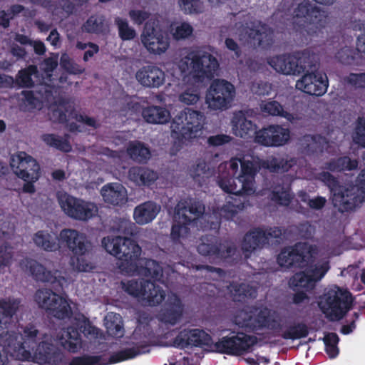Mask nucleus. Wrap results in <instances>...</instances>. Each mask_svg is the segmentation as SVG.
<instances>
[{
	"label": "nucleus",
	"instance_id": "obj_1",
	"mask_svg": "<svg viewBox=\"0 0 365 365\" xmlns=\"http://www.w3.org/2000/svg\"><path fill=\"white\" fill-rule=\"evenodd\" d=\"M136 226L134 223L122 220L118 225L121 236H108L102 240V245L111 255L120 261L119 268L127 274L138 273L153 279L158 280L163 276V269L160 264L152 259H145V265L139 267L138 262L141 255V247L138 242L129 237L135 235Z\"/></svg>",
	"mask_w": 365,
	"mask_h": 365
},
{
	"label": "nucleus",
	"instance_id": "obj_2",
	"mask_svg": "<svg viewBox=\"0 0 365 365\" xmlns=\"http://www.w3.org/2000/svg\"><path fill=\"white\" fill-rule=\"evenodd\" d=\"M65 243L73 253L71 264L78 272H91L95 266L88 259L89 242L85 235L76 230L64 229L61 231L59 237L56 232L48 230H39L33 237L36 247L46 251L55 252L60 247L59 240Z\"/></svg>",
	"mask_w": 365,
	"mask_h": 365
},
{
	"label": "nucleus",
	"instance_id": "obj_3",
	"mask_svg": "<svg viewBox=\"0 0 365 365\" xmlns=\"http://www.w3.org/2000/svg\"><path fill=\"white\" fill-rule=\"evenodd\" d=\"M240 164V173L236 178L225 176L218 181L220 187L225 192L236 196L251 195L255 192V176L259 170V165L245 158L234 160L230 163V168L234 174L238 170V163Z\"/></svg>",
	"mask_w": 365,
	"mask_h": 365
},
{
	"label": "nucleus",
	"instance_id": "obj_4",
	"mask_svg": "<svg viewBox=\"0 0 365 365\" xmlns=\"http://www.w3.org/2000/svg\"><path fill=\"white\" fill-rule=\"evenodd\" d=\"M205 116L202 113L192 109L181 111L171 122V137L173 145L172 154H176L187 142H191L200 135Z\"/></svg>",
	"mask_w": 365,
	"mask_h": 365
},
{
	"label": "nucleus",
	"instance_id": "obj_5",
	"mask_svg": "<svg viewBox=\"0 0 365 365\" xmlns=\"http://www.w3.org/2000/svg\"><path fill=\"white\" fill-rule=\"evenodd\" d=\"M308 47L294 54L278 55L268 58L267 63L277 73L299 76L305 71H312L319 61V56Z\"/></svg>",
	"mask_w": 365,
	"mask_h": 365
},
{
	"label": "nucleus",
	"instance_id": "obj_6",
	"mask_svg": "<svg viewBox=\"0 0 365 365\" xmlns=\"http://www.w3.org/2000/svg\"><path fill=\"white\" fill-rule=\"evenodd\" d=\"M327 15L309 0H304L294 8L292 18V29L309 36L316 34L327 24Z\"/></svg>",
	"mask_w": 365,
	"mask_h": 365
},
{
	"label": "nucleus",
	"instance_id": "obj_7",
	"mask_svg": "<svg viewBox=\"0 0 365 365\" xmlns=\"http://www.w3.org/2000/svg\"><path fill=\"white\" fill-rule=\"evenodd\" d=\"M218 61L212 54L199 56L195 52L189 53L178 63L182 73L191 76L197 82L202 83L205 79H212L219 69Z\"/></svg>",
	"mask_w": 365,
	"mask_h": 365
},
{
	"label": "nucleus",
	"instance_id": "obj_8",
	"mask_svg": "<svg viewBox=\"0 0 365 365\" xmlns=\"http://www.w3.org/2000/svg\"><path fill=\"white\" fill-rule=\"evenodd\" d=\"M320 179L329 187L332 204L339 212L344 213L353 210L361 202L354 186L346 187L341 185L330 173L322 172L320 174Z\"/></svg>",
	"mask_w": 365,
	"mask_h": 365
},
{
	"label": "nucleus",
	"instance_id": "obj_9",
	"mask_svg": "<svg viewBox=\"0 0 365 365\" xmlns=\"http://www.w3.org/2000/svg\"><path fill=\"white\" fill-rule=\"evenodd\" d=\"M354 298L351 292L335 286L324 295L320 308L331 322L339 321L351 309Z\"/></svg>",
	"mask_w": 365,
	"mask_h": 365
},
{
	"label": "nucleus",
	"instance_id": "obj_10",
	"mask_svg": "<svg viewBox=\"0 0 365 365\" xmlns=\"http://www.w3.org/2000/svg\"><path fill=\"white\" fill-rule=\"evenodd\" d=\"M317 247L307 242H298L282 249L277 256V263L286 268H304L314 262Z\"/></svg>",
	"mask_w": 365,
	"mask_h": 365
},
{
	"label": "nucleus",
	"instance_id": "obj_11",
	"mask_svg": "<svg viewBox=\"0 0 365 365\" xmlns=\"http://www.w3.org/2000/svg\"><path fill=\"white\" fill-rule=\"evenodd\" d=\"M123 287L126 293L138 298L147 306H158L165 298V292L163 288L149 279H131L123 283Z\"/></svg>",
	"mask_w": 365,
	"mask_h": 365
},
{
	"label": "nucleus",
	"instance_id": "obj_12",
	"mask_svg": "<svg viewBox=\"0 0 365 365\" xmlns=\"http://www.w3.org/2000/svg\"><path fill=\"white\" fill-rule=\"evenodd\" d=\"M283 230L280 227H254L250 230L244 236L241 248L245 257H249L252 252L270 245V241L276 242L282 240Z\"/></svg>",
	"mask_w": 365,
	"mask_h": 365
},
{
	"label": "nucleus",
	"instance_id": "obj_13",
	"mask_svg": "<svg viewBox=\"0 0 365 365\" xmlns=\"http://www.w3.org/2000/svg\"><path fill=\"white\" fill-rule=\"evenodd\" d=\"M35 301L48 316L57 319H70L73 316L68 301L50 289H38L35 293Z\"/></svg>",
	"mask_w": 365,
	"mask_h": 365
},
{
	"label": "nucleus",
	"instance_id": "obj_14",
	"mask_svg": "<svg viewBox=\"0 0 365 365\" xmlns=\"http://www.w3.org/2000/svg\"><path fill=\"white\" fill-rule=\"evenodd\" d=\"M235 96V88L225 79H215L206 93L205 101L212 110H224L229 108Z\"/></svg>",
	"mask_w": 365,
	"mask_h": 365
},
{
	"label": "nucleus",
	"instance_id": "obj_15",
	"mask_svg": "<svg viewBox=\"0 0 365 365\" xmlns=\"http://www.w3.org/2000/svg\"><path fill=\"white\" fill-rule=\"evenodd\" d=\"M59 204L66 215L79 221H88L94 217L98 212V208L94 202L68 194L59 198Z\"/></svg>",
	"mask_w": 365,
	"mask_h": 365
},
{
	"label": "nucleus",
	"instance_id": "obj_16",
	"mask_svg": "<svg viewBox=\"0 0 365 365\" xmlns=\"http://www.w3.org/2000/svg\"><path fill=\"white\" fill-rule=\"evenodd\" d=\"M140 354L138 347L125 348L113 352L108 359L105 355H89L73 356L68 365H110L132 359Z\"/></svg>",
	"mask_w": 365,
	"mask_h": 365
},
{
	"label": "nucleus",
	"instance_id": "obj_17",
	"mask_svg": "<svg viewBox=\"0 0 365 365\" xmlns=\"http://www.w3.org/2000/svg\"><path fill=\"white\" fill-rule=\"evenodd\" d=\"M95 327L91 325L89 320L84 317L83 319H78L72 325L67 327L65 336H62L60 343L62 347L70 353H77L81 348V334L85 336L93 335Z\"/></svg>",
	"mask_w": 365,
	"mask_h": 365
},
{
	"label": "nucleus",
	"instance_id": "obj_18",
	"mask_svg": "<svg viewBox=\"0 0 365 365\" xmlns=\"http://www.w3.org/2000/svg\"><path fill=\"white\" fill-rule=\"evenodd\" d=\"M255 343V336L238 333L222 337L215 344V348L220 354L240 356L247 351Z\"/></svg>",
	"mask_w": 365,
	"mask_h": 365
},
{
	"label": "nucleus",
	"instance_id": "obj_19",
	"mask_svg": "<svg viewBox=\"0 0 365 365\" xmlns=\"http://www.w3.org/2000/svg\"><path fill=\"white\" fill-rule=\"evenodd\" d=\"M319 63V61L318 62ZM317 64L312 71H305L302 78L297 81L296 87L310 96H322L329 86L326 73L317 71Z\"/></svg>",
	"mask_w": 365,
	"mask_h": 365
},
{
	"label": "nucleus",
	"instance_id": "obj_20",
	"mask_svg": "<svg viewBox=\"0 0 365 365\" xmlns=\"http://www.w3.org/2000/svg\"><path fill=\"white\" fill-rule=\"evenodd\" d=\"M10 165L16 176L23 180L37 181L40 177L38 162L25 152H19L11 158Z\"/></svg>",
	"mask_w": 365,
	"mask_h": 365
},
{
	"label": "nucleus",
	"instance_id": "obj_21",
	"mask_svg": "<svg viewBox=\"0 0 365 365\" xmlns=\"http://www.w3.org/2000/svg\"><path fill=\"white\" fill-rule=\"evenodd\" d=\"M289 139L288 128L279 125H269L257 131L254 142L265 147H279L285 145Z\"/></svg>",
	"mask_w": 365,
	"mask_h": 365
},
{
	"label": "nucleus",
	"instance_id": "obj_22",
	"mask_svg": "<svg viewBox=\"0 0 365 365\" xmlns=\"http://www.w3.org/2000/svg\"><path fill=\"white\" fill-rule=\"evenodd\" d=\"M197 247L198 253L214 260H221L229 257L233 252L232 246L222 243L221 240L212 235H205L200 238Z\"/></svg>",
	"mask_w": 365,
	"mask_h": 365
},
{
	"label": "nucleus",
	"instance_id": "obj_23",
	"mask_svg": "<svg viewBox=\"0 0 365 365\" xmlns=\"http://www.w3.org/2000/svg\"><path fill=\"white\" fill-rule=\"evenodd\" d=\"M141 41L143 46H153L155 43L170 46V32L168 26H163L155 20L145 22Z\"/></svg>",
	"mask_w": 365,
	"mask_h": 365
},
{
	"label": "nucleus",
	"instance_id": "obj_24",
	"mask_svg": "<svg viewBox=\"0 0 365 365\" xmlns=\"http://www.w3.org/2000/svg\"><path fill=\"white\" fill-rule=\"evenodd\" d=\"M210 340V336L202 329H185L173 339V345L178 349H185L189 346L200 347L207 345Z\"/></svg>",
	"mask_w": 365,
	"mask_h": 365
},
{
	"label": "nucleus",
	"instance_id": "obj_25",
	"mask_svg": "<svg viewBox=\"0 0 365 365\" xmlns=\"http://www.w3.org/2000/svg\"><path fill=\"white\" fill-rule=\"evenodd\" d=\"M184 306L180 298L176 295L169 297L162 309L159 319L165 324L175 325L181 319Z\"/></svg>",
	"mask_w": 365,
	"mask_h": 365
},
{
	"label": "nucleus",
	"instance_id": "obj_26",
	"mask_svg": "<svg viewBox=\"0 0 365 365\" xmlns=\"http://www.w3.org/2000/svg\"><path fill=\"white\" fill-rule=\"evenodd\" d=\"M135 77L141 85L149 88H159L165 79L164 71L154 65L143 66L137 71Z\"/></svg>",
	"mask_w": 365,
	"mask_h": 365
},
{
	"label": "nucleus",
	"instance_id": "obj_27",
	"mask_svg": "<svg viewBox=\"0 0 365 365\" xmlns=\"http://www.w3.org/2000/svg\"><path fill=\"white\" fill-rule=\"evenodd\" d=\"M36 357L44 364L57 365L63 362L64 354L61 350L51 342L43 341L37 346Z\"/></svg>",
	"mask_w": 365,
	"mask_h": 365
},
{
	"label": "nucleus",
	"instance_id": "obj_28",
	"mask_svg": "<svg viewBox=\"0 0 365 365\" xmlns=\"http://www.w3.org/2000/svg\"><path fill=\"white\" fill-rule=\"evenodd\" d=\"M105 202L114 206H121L127 202V190L120 183H108L101 190Z\"/></svg>",
	"mask_w": 365,
	"mask_h": 365
},
{
	"label": "nucleus",
	"instance_id": "obj_29",
	"mask_svg": "<svg viewBox=\"0 0 365 365\" xmlns=\"http://www.w3.org/2000/svg\"><path fill=\"white\" fill-rule=\"evenodd\" d=\"M160 207L153 201H146L137 205L133 212V218L137 224L143 225L152 222L160 212Z\"/></svg>",
	"mask_w": 365,
	"mask_h": 365
},
{
	"label": "nucleus",
	"instance_id": "obj_30",
	"mask_svg": "<svg viewBox=\"0 0 365 365\" xmlns=\"http://www.w3.org/2000/svg\"><path fill=\"white\" fill-rule=\"evenodd\" d=\"M232 130L235 135L245 139L255 137L257 125L252 120H248L244 115L240 114L234 116L232 120Z\"/></svg>",
	"mask_w": 365,
	"mask_h": 365
},
{
	"label": "nucleus",
	"instance_id": "obj_31",
	"mask_svg": "<svg viewBox=\"0 0 365 365\" xmlns=\"http://www.w3.org/2000/svg\"><path fill=\"white\" fill-rule=\"evenodd\" d=\"M336 57L342 64L362 65L365 61V47H341Z\"/></svg>",
	"mask_w": 365,
	"mask_h": 365
},
{
	"label": "nucleus",
	"instance_id": "obj_32",
	"mask_svg": "<svg viewBox=\"0 0 365 365\" xmlns=\"http://www.w3.org/2000/svg\"><path fill=\"white\" fill-rule=\"evenodd\" d=\"M246 34L250 46H272V33L266 25L247 27Z\"/></svg>",
	"mask_w": 365,
	"mask_h": 365
},
{
	"label": "nucleus",
	"instance_id": "obj_33",
	"mask_svg": "<svg viewBox=\"0 0 365 365\" xmlns=\"http://www.w3.org/2000/svg\"><path fill=\"white\" fill-rule=\"evenodd\" d=\"M228 290L234 302H242L248 299H255L257 296V289L247 283L232 282L228 286Z\"/></svg>",
	"mask_w": 365,
	"mask_h": 365
},
{
	"label": "nucleus",
	"instance_id": "obj_34",
	"mask_svg": "<svg viewBox=\"0 0 365 365\" xmlns=\"http://www.w3.org/2000/svg\"><path fill=\"white\" fill-rule=\"evenodd\" d=\"M252 309L259 329L266 328L272 331H277L282 329L279 321L272 316L271 310L267 307L259 308L252 307Z\"/></svg>",
	"mask_w": 365,
	"mask_h": 365
},
{
	"label": "nucleus",
	"instance_id": "obj_35",
	"mask_svg": "<svg viewBox=\"0 0 365 365\" xmlns=\"http://www.w3.org/2000/svg\"><path fill=\"white\" fill-rule=\"evenodd\" d=\"M128 178L138 185L149 186L157 180L158 175L148 168L134 166L129 169Z\"/></svg>",
	"mask_w": 365,
	"mask_h": 365
},
{
	"label": "nucleus",
	"instance_id": "obj_36",
	"mask_svg": "<svg viewBox=\"0 0 365 365\" xmlns=\"http://www.w3.org/2000/svg\"><path fill=\"white\" fill-rule=\"evenodd\" d=\"M29 271L36 281L49 283L55 288L56 284H59L57 277L36 260L28 262Z\"/></svg>",
	"mask_w": 365,
	"mask_h": 365
},
{
	"label": "nucleus",
	"instance_id": "obj_37",
	"mask_svg": "<svg viewBox=\"0 0 365 365\" xmlns=\"http://www.w3.org/2000/svg\"><path fill=\"white\" fill-rule=\"evenodd\" d=\"M142 116L144 120L152 124H165L170 118V112L160 106H148L142 110Z\"/></svg>",
	"mask_w": 365,
	"mask_h": 365
},
{
	"label": "nucleus",
	"instance_id": "obj_38",
	"mask_svg": "<svg viewBox=\"0 0 365 365\" xmlns=\"http://www.w3.org/2000/svg\"><path fill=\"white\" fill-rule=\"evenodd\" d=\"M178 220L172 226L170 237L174 242H180V239L185 238L190 233L189 225L193 222V220L189 217L186 213L180 215V211L176 212Z\"/></svg>",
	"mask_w": 365,
	"mask_h": 365
},
{
	"label": "nucleus",
	"instance_id": "obj_39",
	"mask_svg": "<svg viewBox=\"0 0 365 365\" xmlns=\"http://www.w3.org/2000/svg\"><path fill=\"white\" fill-rule=\"evenodd\" d=\"M290 190L289 186L284 185L283 182L274 183L269 197L272 202L279 205L288 206L292 199Z\"/></svg>",
	"mask_w": 365,
	"mask_h": 365
},
{
	"label": "nucleus",
	"instance_id": "obj_40",
	"mask_svg": "<svg viewBox=\"0 0 365 365\" xmlns=\"http://www.w3.org/2000/svg\"><path fill=\"white\" fill-rule=\"evenodd\" d=\"M359 162L356 159H351L349 156H341L332 158L325 163V168L331 172L352 171L357 169Z\"/></svg>",
	"mask_w": 365,
	"mask_h": 365
},
{
	"label": "nucleus",
	"instance_id": "obj_41",
	"mask_svg": "<svg viewBox=\"0 0 365 365\" xmlns=\"http://www.w3.org/2000/svg\"><path fill=\"white\" fill-rule=\"evenodd\" d=\"M130 158L139 163H147L151 157L150 148L140 141L130 142L127 148Z\"/></svg>",
	"mask_w": 365,
	"mask_h": 365
},
{
	"label": "nucleus",
	"instance_id": "obj_42",
	"mask_svg": "<svg viewBox=\"0 0 365 365\" xmlns=\"http://www.w3.org/2000/svg\"><path fill=\"white\" fill-rule=\"evenodd\" d=\"M69 139L68 134H65L62 137L54 133H46L41 136V140L47 145L63 153H69L72 150Z\"/></svg>",
	"mask_w": 365,
	"mask_h": 365
},
{
	"label": "nucleus",
	"instance_id": "obj_43",
	"mask_svg": "<svg viewBox=\"0 0 365 365\" xmlns=\"http://www.w3.org/2000/svg\"><path fill=\"white\" fill-rule=\"evenodd\" d=\"M263 168L272 173H283L289 170L292 166L291 160H288L280 155L269 156L262 161Z\"/></svg>",
	"mask_w": 365,
	"mask_h": 365
},
{
	"label": "nucleus",
	"instance_id": "obj_44",
	"mask_svg": "<svg viewBox=\"0 0 365 365\" xmlns=\"http://www.w3.org/2000/svg\"><path fill=\"white\" fill-rule=\"evenodd\" d=\"M170 38L180 41L190 38L193 34V27L187 22H181L178 25L171 23L168 26Z\"/></svg>",
	"mask_w": 365,
	"mask_h": 365
},
{
	"label": "nucleus",
	"instance_id": "obj_45",
	"mask_svg": "<svg viewBox=\"0 0 365 365\" xmlns=\"http://www.w3.org/2000/svg\"><path fill=\"white\" fill-rule=\"evenodd\" d=\"M310 277L305 269L297 272L289 279V284L294 290L298 288H304L306 291L312 290L315 287V285L314 280Z\"/></svg>",
	"mask_w": 365,
	"mask_h": 365
},
{
	"label": "nucleus",
	"instance_id": "obj_46",
	"mask_svg": "<svg viewBox=\"0 0 365 365\" xmlns=\"http://www.w3.org/2000/svg\"><path fill=\"white\" fill-rule=\"evenodd\" d=\"M309 334V327L304 322H297L292 324L282 332L281 336L286 340H296L305 338Z\"/></svg>",
	"mask_w": 365,
	"mask_h": 365
},
{
	"label": "nucleus",
	"instance_id": "obj_47",
	"mask_svg": "<svg viewBox=\"0 0 365 365\" xmlns=\"http://www.w3.org/2000/svg\"><path fill=\"white\" fill-rule=\"evenodd\" d=\"M256 317L252 309V307L249 311H242L235 317V323L242 328L250 331L259 330L256 322Z\"/></svg>",
	"mask_w": 365,
	"mask_h": 365
},
{
	"label": "nucleus",
	"instance_id": "obj_48",
	"mask_svg": "<svg viewBox=\"0 0 365 365\" xmlns=\"http://www.w3.org/2000/svg\"><path fill=\"white\" fill-rule=\"evenodd\" d=\"M21 300L14 297H6L0 299V309L2 310V316L9 323L13 317L16 314Z\"/></svg>",
	"mask_w": 365,
	"mask_h": 365
},
{
	"label": "nucleus",
	"instance_id": "obj_49",
	"mask_svg": "<svg viewBox=\"0 0 365 365\" xmlns=\"http://www.w3.org/2000/svg\"><path fill=\"white\" fill-rule=\"evenodd\" d=\"M83 29L88 33H104L107 30L104 16L98 14L91 16L83 24Z\"/></svg>",
	"mask_w": 365,
	"mask_h": 365
},
{
	"label": "nucleus",
	"instance_id": "obj_50",
	"mask_svg": "<svg viewBox=\"0 0 365 365\" xmlns=\"http://www.w3.org/2000/svg\"><path fill=\"white\" fill-rule=\"evenodd\" d=\"M21 95L23 96L19 103V108L21 111L33 112L38 106H40L41 101L33 91H22Z\"/></svg>",
	"mask_w": 365,
	"mask_h": 365
},
{
	"label": "nucleus",
	"instance_id": "obj_51",
	"mask_svg": "<svg viewBox=\"0 0 365 365\" xmlns=\"http://www.w3.org/2000/svg\"><path fill=\"white\" fill-rule=\"evenodd\" d=\"M262 111L264 113L273 116L284 117L289 120L293 119V115L284 110L282 105L275 101H268L261 106Z\"/></svg>",
	"mask_w": 365,
	"mask_h": 365
},
{
	"label": "nucleus",
	"instance_id": "obj_52",
	"mask_svg": "<svg viewBox=\"0 0 365 365\" xmlns=\"http://www.w3.org/2000/svg\"><path fill=\"white\" fill-rule=\"evenodd\" d=\"M232 200H227L226 203L220 208V215L227 220H232L240 210L245 207L244 203L232 197Z\"/></svg>",
	"mask_w": 365,
	"mask_h": 365
},
{
	"label": "nucleus",
	"instance_id": "obj_53",
	"mask_svg": "<svg viewBox=\"0 0 365 365\" xmlns=\"http://www.w3.org/2000/svg\"><path fill=\"white\" fill-rule=\"evenodd\" d=\"M60 66L68 73L77 75L84 72L85 68L76 63L67 53H63L60 58Z\"/></svg>",
	"mask_w": 365,
	"mask_h": 365
},
{
	"label": "nucleus",
	"instance_id": "obj_54",
	"mask_svg": "<svg viewBox=\"0 0 365 365\" xmlns=\"http://www.w3.org/2000/svg\"><path fill=\"white\" fill-rule=\"evenodd\" d=\"M36 72H37V68L35 66H29L27 68L19 71L17 76L19 86L22 88H32L34 83L31 76Z\"/></svg>",
	"mask_w": 365,
	"mask_h": 365
},
{
	"label": "nucleus",
	"instance_id": "obj_55",
	"mask_svg": "<svg viewBox=\"0 0 365 365\" xmlns=\"http://www.w3.org/2000/svg\"><path fill=\"white\" fill-rule=\"evenodd\" d=\"M330 268L329 261H325L320 264H315L305 269L310 277L314 280V285L319 281Z\"/></svg>",
	"mask_w": 365,
	"mask_h": 365
},
{
	"label": "nucleus",
	"instance_id": "obj_56",
	"mask_svg": "<svg viewBox=\"0 0 365 365\" xmlns=\"http://www.w3.org/2000/svg\"><path fill=\"white\" fill-rule=\"evenodd\" d=\"M115 23L118 28V34L120 38L123 41L132 40L136 36V32L134 29L129 26L126 20L117 18Z\"/></svg>",
	"mask_w": 365,
	"mask_h": 365
},
{
	"label": "nucleus",
	"instance_id": "obj_57",
	"mask_svg": "<svg viewBox=\"0 0 365 365\" xmlns=\"http://www.w3.org/2000/svg\"><path fill=\"white\" fill-rule=\"evenodd\" d=\"M178 4L186 14H197L202 11L201 0H178Z\"/></svg>",
	"mask_w": 365,
	"mask_h": 365
},
{
	"label": "nucleus",
	"instance_id": "obj_58",
	"mask_svg": "<svg viewBox=\"0 0 365 365\" xmlns=\"http://www.w3.org/2000/svg\"><path fill=\"white\" fill-rule=\"evenodd\" d=\"M204 210V206H202L199 202L196 201L191 202L188 207L185 206L181 209L178 208L177 210V211L180 212V215L183 212L186 213L187 216V213L192 215V217H190L193 220V222L203 214Z\"/></svg>",
	"mask_w": 365,
	"mask_h": 365
},
{
	"label": "nucleus",
	"instance_id": "obj_59",
	"mask_svg": "<svg viewBox=\"0 0 365 365\" xmlns=\"http://www.w3.org/2000/svg\"><path fill=\"white\" fill-rule=\"evenodd\" d=\"M180 101L187 105H193L200 99V92L196 88H187L179 96Z\"/></svg>",
	"mask_w": 365,
	"mask_h": 365
},
{
	"label": "nucleus",
	"instance_id": "obj_60",
	"mask_svg": "<svg viewBox=\"0 0 365 365\" xmlns=\"http://www.w3.org/2000/svg\"><path fill=\"white\" fill-rule=\"evenodd\" d=\"M354 140L359 145L365 148V118L364 117H359L357 119Z\"/></svg>",
	"mask_w": 365,
	"mask_h": 365
},
{
	"label": "nucleus",
	"instance_id": "obj_61",
	"mask_svg": "<svg viewBox=\"0 0 365 365\" xmlns=\"http://www.w3.org/2000/svg\"><path fill=\"white\" fill-rule=\"evenodd\" d=\"M58 54L53 56L46 58L40 64L41 70L48 76H52V72L58 66Z\"/></svg>",
	"mask_w": 365,
	"mask_h": 365
},
{
	"label": "nucleus",
	"instance_id": "obj_62",
	"mask_svg": "<svg viewBox=\"0 0 365 365\" xmlns=\"http://www.w3.org/2000/svg\"><path fill=\"white\" fill-rule=\"evenodd\" d=\"M128 14L133 24L137 25L143 24L150 16L148 11L139 9H131Z\"/></svg>",
	"mask_w": 365,
	"mask_h": 365
},
{
	"label": "nucleus",
	"instance_id": "obj_63",
	"mask_svg": "<svg viewBox=\"0 0 365 365\" xmlns=\"http://www.w3.org/2000/svg\"><path fill=\"white\" fill-rule=\"evenodd\" d=\"M349 84L359 88H365V73H351L346 78Z\"/></svg>",
	"mask_w": 365,
	"mask_h": 365
},
{
	"label": "nucleus",
	"instance_id": "obj_64",
	"mask_svg": "<svg viewBox=\"0 0 365 365\" xmlns=\"http://www.w3.org/2000/svg\"><path fill=\"white\" fill-rule=\"evenodd\" d=\"M232 138L225 134L211 135L207 138V143L211 146H220L230 143Z\"/></svg>",
	"mask_w": 365,
	"mask_h": 365
}]
</instances>
